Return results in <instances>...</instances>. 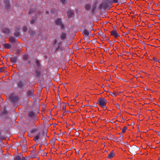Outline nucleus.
<instances>
[{
  "mask_svg": "<svg viewBox=\"0 0 160 160\" xmlns=\"http://www.w3.org/2000/svg\"><path fill=\"white\" fill-rule=\"evenodd\" d=\"M98 102L99 105L103 108H106V104L107 103V100L104 98H100L98 100Z\"/></svg>",
  "mask_w": 160,
  "mask_h": 160,
  "instance_id": "obj_1",
  "label": "nucleus"
},
{
  "mask_svg": "<svg viewBox=\"0 0 160 160\" xmlns=\"http://www.w3.org/2000/svg\"><path fill=\"white\" fill-rule=\"evenodd\" d=\"M33 13L35 14V18H37L39 15L42 14V12L40 11H38L35 8L32 9L30 10L29 12L30 14H32Z\"/></svg>",
  "mask_w": 160,
  "mask_h": 160,
  "instance_id": "obj_2",
  "label": "nucleus"
},
{
  "mask_svg": "<svg viewBox=\"0 0 160 160\" xmlns=\"http://www.w3.org/2000/svg\"><path fill=\"white\" fill-rule=\"evenodd\" d=\"M9 99L11 101L15 102L18 101V98L17 96L15 95L14 94H12L9 96Z\"/></svg>",
  "mask_w": 160,
  "mask_h": 160,
  "instance_id": "obj_3",
  "label": "nucleus"
},
{
  "mask_svg": "<svg viewBox=\"0 0 160 160\" xmlns=\"http://www.w3.org/2000/svg\"><path fill=\"white\" fill-rule=\"evenodd\" d=\"M55 23L57 25L59 26L62 28H64V26L62 24L61 20L60 18H57L55 21Z\"/></svg>",
  "mask_w": 160,
  "mask_h": 160,
  "instance_id": "obj_4",
  "label": "nucleus"
},
{
  "mask_svg": "<svg viewBox=\"0 0 160 160\" xmlns=\"http://www.w3.org/2000/svg\"><path fill=\"white\" fill-rule=\"evenodd\" d=\"M111 35L114 36L116 38H117L119 36V35L117 31L115 29H114L111 32Z\"/></svg>",
  "mask_w": 160,
  "mask_h": 160,
  "instance_id": "obj_5",
  "label": "nucleus"
},
{
  "mask_svg": "<svg viewBox=\"0 0 160 160\" xmlns=\"http://www.w3.org/2000/svg\"><path fill=\"white\" fill-rule=\"evenodd\" d=\"M17 86L19 88H22L23 86L22 82L21 81H19L17 83Z\"/></svg>",
  "mask_w": 160,
  "mask_h": 160,
  "instance_id": "obj_6",
  "label": "nucleus"
},
{
  "mask_svg": "<svg viewBox=\"0 0 160 160\" xmlns=\"http://www.w3.org/2000/svg\"><path fill=\"white\" fill-rule=\"evenodd\" d=\"M2 32L3 33H7V34L9 33V32H10V30H9V29L8 28H3L2 29Z\"/></svg>",
  "mask_w": 160,
  "mask_h": 160,
  "instance_id": "obj_7",
  "label": "nucleus"
},
{
  "mask_svg": "<svg viewBox=\"0 0 160 160\" xmlns=\"http://www.w3.org/2000/svg\"><path fill=\"white\" fill-rule=\"evenodd\" d=\"M97 7V2H94L92 5V8L91 12L92 13L94 12L95 10Z\"/></svg>",
  "mask_w": 160,
  "mask_h": 160,
  "instance_id": "obj_8",
  "label": "nucleus"
},
{
  "mask_svg": "<svg viewBox=\"0 0 160 160\" xmlns=\"http://www.w3.org/2000/svg\"><path fill=\"white\" fill-rule=\"evenodd\" d=\"M74 13L73 11L70 10L68 12V15L70 18L72 17L74 15Z\"/></svg>",
  "mask_w": 160,
  "mask_h": 160,
  "instance_id": "obj_9",
  "label": "nucleus"
},
{
  "mask_svg": "<svg viewBox=\"0 0 160 160\" xmlns=\"http://www.w3.org/2000/svg\"><path fill=\"white\" fill-rule=\"evenodd\" d=\"M4 2L5 4V6L6 8H8L10 7L9 0H4Z\"/></svg>",
  "mask_w": 160,
  "mask_h": 160,
  "instance_id": "obj_10",
  "label": "nucleus"
},
{
  "mask_svg": "<svg viewBox=\"0 0 160 160\" xmlns=\"http://www.w3.org/2000/svg\"><path fill=\"white\" fill-rule=\"evenodd\" d=\"M66 38V33L65 32H63L60 35V38L61 40H63Z\"/></svg>",
  "mask_w": 160,
  "mask_h": 160,
  "instance_id": "obj_11",
  "label": "nucleus"
},
{
  "mask_svg": "<svg viewBox=\"0 0 160 160\" xmlns=\"http://www.w3.org/2000/svg\"><path fill=\"white\" fill-rule=\"evenodd\" d=\"M85 9L87 11H88L90 10L91 8V5L90 4H87L85 5Z\"/></svg>",
  "mask_w": 160,
  "mask_h": 160,
  "instance_id": "obj_12",
  "label": "nucleus"
},
{
  "mask_svg": "<svg viewBox=\"0 0 160 160\" xmlns=\"http://www.w3.org/2000/svg\"><path fill=\"white\" fill-rule=\"evenodd\" d=\"M17 57L16 56H14L10 58L11 61L13 63H15L17 61Z\"/></svg>",
  "mask_w": 160,
  "mask_h": 160,
  "instance_id": "obj_13",
  "label": "nucleus"
},
{
  "mask_svg": "<svg viewBox=\"0 0 160 160\" xmlns=\"http://www.w3.org/2000/svg\"><path fill=\"white\" fill-rule=\"evenodd\" d=\"M89 34V32L86 29H84L83 31V35L84 36H88Z\"/></svg>",
  "mask_w": 160,
  "mask_h": 160,
  "instance_id": "obj_14",
  "label": "nucleus"
},
{
  "mask_svg": "<svg viewBox=\"0 0 160 160\" xmlns=\"http://www.w3.org/2000/svg\"><path fill=\"white\" fill-rule=\"evenodd\" d=\"M34 90L33 89H32L30 90L28 92L27 94L28 96H31L33 94V92Z\"/></svg>",
  "mask_w": 160,
  "mask_h": 160,
  "instance_id": "obj_15",
  "label": "nucleus"
},
{
  "mask_svg": "<svg viewBox=\"0 0 160 160\" xmlns=\"http://www.w3.org/2000/svg\"><path fill=\"white\" fill-rule=\"evenodd\" d=\"M4 47L6 49H9L11 48V45L9 43H5L3 45Z\"/></svg>",
  "mask_w": 160,
  "mask_h": 160,
  "instance_id": "obj_16",
  "label": "nucleus"
},
{
  "mask_svg": "<svg viewBox=\"0 0 160 160\" xmlns=\"http://www.w3.org/2000/svg\"><path fill=\"white\" fill-rule=\"evenodd\" d=\"M114 156V154L113 152V151H112L108 155V158H111L112 157H113Z\"/></svg>",
  "mask_w": 160,
  "mask_h": 160,
  "instance_id": "obj_17",
  "label": "nucleus"
},
{
  "mask_svg": "<svg viewBox=\"0 0 160 160\" xmlns=\"http://www.w3.org/2000/svg\"><path fill=\"white\" fill-rule=\"evenodd\" d=\"M40 132H39L38 134L34 138V140L35 141H36L38 139H39L40 138Z\"/></svg>",
  "mask_w": 160,
  "mask_h": 160,
  "instance_id": "obj_18",
  "label": "nucleus"
},
{
  "mask_svg": "<svg viewBox=\"0 0 160 160\" xmlns=\"http://www.w3.org/2000/svg\"><path fill=\"white\" fill-rule=\"evenodd\" d=\"M62 48V45H61V42H59L58 44V47L57 48L56 50H61Z\"/></svg>",
  "mask_w": 160,
  "mask_h": 160,
  "instance_id": "obj_19",
  "label": "nucleus"
},
{
  "mask_svg": "<svg viewBox=\"0 0 160 160\" xmlns=\"http://www.w3.org/2000/svg\"><path fill=\"white\" fill-rule=\"evenodd\" d=\"M28 116L31 118H32L34 116V113L33 112H31L28 114Z\"/></svg>",
  "mask_w": 160,
  "mask_h": 160,
  "instance_id": "obj_20",
  "label": "nucleus"
},
{
  "mask_svg": "<svg viewBox=\"0 0 160 160\" xmlns=\"http://www.w3.org/2000/svg\"><path fill=\"white\" fill-rule=\"evenodd\" d=\"M9 40L10 42H15L16 40L14 37H12L10 38Z\"/></svg>",
  "mask_w": 160,
  "mask_h": 160,
  "instance_id": "obj_21",
  "label": "nucleus"
},
{
  "mask_svg": "<svg viewBox=\"0 0 160 160\" xmlns=\"http://www.w3.org/2000/svg\"><path fill=\"white\" fill-rule=\"evenodd\" d=\"M6 71V68L5 67H3L2 68H0V72H5Z\"/></svg>",
  "mask_w": 160,
  "mask_h": 160,
  "instance_id": "obj_22",
  "label": "nucleus"
},
{
  "mask_svg": "<svg viewBox=\"0 0 160 160\" xmlns=\"http://www.w3.org/2000/svg\"><path fill=\"white\" fill-rule=\"evenodd\" d=\"M127 129V128L126 127H124L123 128H121V130L122 131V133H124L126 132Z\"/></svg>",
  "mask_w": 160,
  "mask_h": 160,
  "instance_id": "obj_23",
  "label": "nucleus"
},
{
  "mask_svg": "<svg viewBox=\"0 0 160 160\" xmlns=\"http://www.w3.org/2000/svg\"><path fill=\"white\" fill-rule=\"evenodd\" d=\"M14 35L16 37H18L20 36V33L18 31H15Z\"/></svg>",
  "mask_w": 160,
  "mask_h": 160,
  "instance_id": "obj_24",
  "label": "nucleus"
},
{
  "mask_svg": "<svg viewBox=\"0 0 160 160\" xmlns=\"http://www.w3.org/2000/svg\"><path fill=\"white\" fill-rule=\"evenodd\" d=\"M37 129H32L31 130V131H30V133L31 134L34 133L36 132H37Z\"/></svg>",
  "mask_w": 160,
  "mask_h": 160,
  "instance_id": "obj_25",
  "label": "nucleus"
},
{
  "mask_svg": "<svg viewBox=\"0 0 160 160\" xmlns=\"http://www.w3.org/2000/svg\"><path fill=\"white\" fill-rule=\"evenodd\" d=\"M36 76L37 77H38L40 75V72L39 71H38V70H36Z\"/></svg>",
  "mask_w": 160,
  "mask_h": 160,
  "instance_id": "obj_26",
  "label": "nucleus"
},
{
  "mask_svg": "<svg viewBox=\"0 0 160 160\" xmlns=\"http://www.w3.org/2000/svg\"><path fill=\"white\" fill-rule=\"evenodd\" d=\"M28 58V56L27 54H24L23 56V58L25 60H27Z\"/></svg>",
  "mask_w": 160,
  "mask_h": 160,
  "instance_id": "obj_27",
  "label": "nucleus"
},
{
  "mask_svg": "<svg viewBox=\"0 0 160 160\" xmlns=\"http://www.w3.org/2000/svg\"><path fill=\"white\" fill-rule=\"evenodd\" d=\"M21 157L18 156L15 158L14 160H21Z\"/></svg>",
  "mask_w": 160,
  "mask_h": 160,
  "instance_id": "obj_28",
  "label": "nucleus"
},
{
  "mask_svg": "<svg viewBox=\"0 0 160 160\" xmlns=\"http://www.w3.org/2000/svg\"><path fill=\"white\" fill-rule=\"evenodd\" d=\"M36 64L37 65V67L38 68H39V67H40V62L39 61L37 60L36 61Z\"/></svg>",
  "mask_w": 160,
  "mask_h": 160,
  "instance_id": "obj_29",
  "label": "nucleus"
},
{
  "mask_svg": "<svg viewBox=\"0 0 160 160\" xmlns=\"http://www.w3.org/2000/svg\"><path fill=\"white\" fill-rule=\"evenodd\" d=\"M152 60H154V61H155L156 62H158V63H159V62L158 61V59L157 58H155L153 57L152 58Z\"/></svg>",
  "mask_w": 160,
  "mask_h": 160,
  "instance_id": "obj_30",
  "label": "nucleus"
},
{
  "mask_svg": "<svg viewBox=\"0 0 160 160\" xmlns=\"http://www.w3.org/2000/svg\"><path fill=\"white\" fill-rule=\"evenodd\" d=\"M22 30L24 32H25L27 30V28L26 27L24 26L23 27Z\"/></svg>",
  "mask_w": 160,
  "mask_h": 160,
  "instance_id": "obj_31",
  "label": "nucleus"
},
{
  "mask_svg": "<svg viewBox=\"0 0 160 160\" xmlns=\"http://www.w3.org/2000/svg\"><path fill=\"white\" fill-rule=\"evenodd\" d=\"M20 28L19 26H17L15 28V31H18Z\"/></svg>",
  "mask_w": 160,
  "mask_h": 160,
  "instance_id": "obj_32",
  "label": "nucleus"
},
{
  "mask_svg": "<svg viewBox=\"0 0 160 160\" xmlns=\"http://www.w3.org/2000/svg\"><path fill=\"white\" fill-rule=\"evenodd\" d=\"M57 39H55V40H54V41H53V45H55V44H56L57 43Z\"/></svg>",
  "mask_w": 160,
  "mask_h": 160,
  "instance_id": "obj_33",
  "label": "nucleus"
},
{
  "mask_svg": "<svg viewBox=\"0 0 160 160\" xmlns=\"http://www.w3.org/2000/svg\"><path fill=\"white\" fill-rule=\"evenodd\" d=\"M35 20L34 19H32L30 23L31 24H33L34 23Z\"/></svg>",
  "mask_w": 160,
  "mask_h": 160,
  "instance_id": "obj_34",
  "label": "nucleus"
},
{
  "mask_svg": "<svg viewBox=\"0 0 160 160\" xmlns=\"http://www.w3.org/2000/svg\"><path fill=\"white\" fill-rule=\"evenodd\" d=\"M116 106L118 108H119L120 107V105L118 103L116 104Z\"/></svg>",
  "mask_w": 160,
  "mask_h": 160,
  "instance_id": "obj_35",
  "label": "nucleus"
},
{
  "mask_svg": "<svg viewBox=\"0 0 160 160\" xmlns=\"http://www.w3.org/2000/svg\"><path fill=\"white\" fill-rule=\"evenodd\" d=\"M118 2V0H113V2L114 3H117Z\"/></svg>",
  "mask_w": 160,
  "mask_h": 160,
  "instance_id": "obj_36",
  "label": "nucleus"
},
{
  "mask_svg": "<svg viewBox=\"0 0 160 160\" xmlns=\"http://www.w3.org/2000/svg\"><path fill=\"white\" fill-rule=\"evenodd\" d=\"M61 1L63 3H65V0H61Z\"/></svg>",
  "mask_w": 160,
  "mask_h": 160,
  "instance_id": "obj_37",
  "label": "nucleus"
},
{
  "mask_svg": "<svg viewBox=\"0 0 160 160\" xmlns=\"http://www.w3.org/2000/svg\"><path fill=\"white\" fill-rule=\"evenodd\" d=\"M158 17L159 18V19L160 20V12L159 14H158Z\"/></svg>",
  "mask_w": 160,
  "mask_h": 160,
  "instance_id": "obj_38",
  "label": "nucleus"
},
{
  "mask_svg": "<svg viewBox=\"0 0 160 160\" xmlns=\"http://www.w3.org/2000/svg\"><path fill=\"white\" fill-rule=\"evenodd\" d=\"M34 33H35V32L34 31H32L31 32V34H34Z\"/></svg>",
  "mask_w": 160,
  "mask_h": 160,
  "instance_id": "obj_39",
  "label": "nucleus"
},
{
  "mask_svg": "<svg viewBox=\"0 0 160 160\" xmlns=\"http://www.w3.org/2000/svg\"><path fill=\"white\" fill-rule=\"evenodd\" d=\"M46 13L48 14L49 13V12L48 11H47Z\"/></svg>",
  "mask_w": 160,
  "mask_h": 160,
  "instance_id": "obj_40",
  "label": "nucleus"
},
{
  "mask_svg": "<svg viewBox=\"0 0 160 160\" xmlns=\"http://www.w3.org/2000/svg\"><path fill=\"white\" fill-rule=\"evenodd\" d=\"M65 108H66V107L65 106H63V109H65Z\"/></svg>",
  "mask_w": 160,
  "mask_h": 160,
  "instance_id": "obj_41",
  "label": "nucleus"
},
{
  "mask_svg": "<svg viewBox=\"0 0 160 160\" xmlns=\"http://www.w3.org/2000/svg\"><path fill=\"white\" fill-rule=\"evenodd\" d=\"M78 93H77V96H78Z\"/></svg>",
  "mask_w": 160,
  "mask_h": 160,
  "instance_id": "obj_42",
  "label": "nucleus"
}]
</instances>
